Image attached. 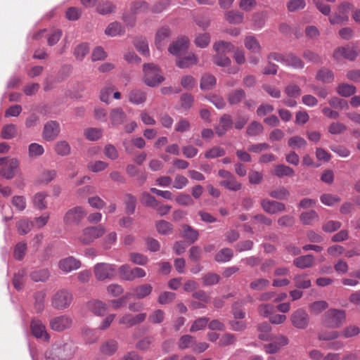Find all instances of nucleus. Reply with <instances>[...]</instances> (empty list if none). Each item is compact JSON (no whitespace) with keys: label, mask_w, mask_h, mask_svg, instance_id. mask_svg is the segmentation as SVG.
<instances>
[{"label":"nucleus","mask_w":360,"mask_h":360,"mask_svg":"<svg viewBox=\"0 0 360 360\" xmlns=\"http://www.w3.org/2000/svg\"><path fill=\"white\" fill-rule=\"evenodd\" d=\"M105 233V229L103 225L88 226L82 231L77 240L83 245H89L103 236Z\"/></svg>","instance_id":"f257e3e1"},{"label":"nucleus","mask_w":360,"mask_h":360,"mask_svg":"<svg viewBox=\"0 0 360 360\" xmlns=\"http://www.w3.org/2000/svg\"><path fill=\"white\" fill-rule=\"evenodd\" d=\"M143 70L144 72V82L149 86H155L165 79L160 69L153 63L145 64Z\"/></svg>","instance_id":"f03ea898"},{"label":"nucleus","mask_w":360,"mask_h":360,"mask_svg":"<svg viewBox=\"0 0 360 360\" xmlns=\"http://www.w3.org/2000/svg\"><path fill=\"white\" fill-rule=\"evenodd\" d=\"M346 319L344 310L330 309L324 314V324L330 328H339Z\"/></svg>","instance_id":"7ed1b4c3"},{"label":"nucleus","mask_w":360,"mask_h":360,"mask_svg":"<svg viewBox=\"0 0 360 360\" xmlns=\"http://www.w3.org/2000/svg\"><path fill=\"white\" fill-rule=\"evenodd\" d=\"M290 319L292 326L296 328L305 329L309 325V315L303 309H297L293 311Z\"/></svg>","instance_id":"20e7f679"},{"label":"nucleus","mask_w":360,"mask_h":360,"mask_svg":"<svg viewBox=\"0 0 360 360\" xmlns=\"http://www.w3.org/2000/svg\"><path fill=\"white\" fill-rule=\"evenodd\" d=\"M72 301L71 293L65 290L58 291L52 298V304L54 308L63 309L68 307Z\"/></svg>","instance_id":"39448f33"},{"label":"nucleus","mask_w":360,"mask_h":360,"mask_svg":"<svg viewBox=\"0 0 360 360\" xmlns=\"http://www.w3.org/2000/svg\"><path fill=\"white\" fill-rule=\"evenodd\" d=\"M95 278L99 281L110 279L112 276V265L108 263H98L94 266Z\"/></svg>","instance_id":"423d86ee"},{"label":"nucleus","mask_w":360,"mask_h":360,"mask_svg":"<svg viewBox=\"0 0 360 360\" xmlns=\"http://www.w3.org/2000/svg\"><path fill=\"white\" fill-rule=\"evenodd\" d=\"M71 318L67 315L56 316L50 321L49 325L52 330L58 332L68 329L72 325Z\"/></svg>","instance_id":"0eeeda50"},{"label":"nucleus","mask_w":360,"mask_h":360,"mask_svg":"<svg viewBox=\"0 0 360 360\" xmlns=\"http://www.w3.org/2000/svg\"><path fill=\"white\" fill-rule=\"evenodd\" d=\"M261 206L264 212L270 214H275L278 212L285 211V204L278 201L270 200L268 199L262 200Z\"/></svg>","instance_id":"6e6552de"},{"label":"nucleus","mask_w":360,"mask_h":360,"mask_svg":"<svg viewBox=\"0 0 360 360\" xmlns=\"http://www.w3.org/2000/svg\"><path fill=\"white\" fill-rule=\"evenodd\" d=\"M86 214V212L82 207H75L66 212L63 220L67 224L79 223Z\"/></svg>","instance_id":"1a4fd4ad"},{"label":"nucleus","mask_w":360,"mask_h":360,"mask_svg":"<svg viewBox=\"0 0 360 360\" xmlns=\"http://www.w3.org/2000/svg\"><path fill=\"white\" fill-rule=\"evenodd\" d=\"M189 41L184 37L173 42L168 48L169 52L174 56H180L186 53L188 49Z\"/></svg>","instance_id":"9d476101"},{"label":"nucleus","mask_w":360,"mask_h":360,"mask_svg":"<svg viewBox=\"0 0 360 360\" xmlns=\"http://www.w3.org/2000/svg\"><path fill=\"white\" fill-rule=\"evenodd\" d=\"M60 131L59 124L56 121H50L44 125L43 138L48 141H53L58 136Z\"/></svg>","instance_id":"9b49d317"},{"label":"nucleus","mask_w":360,"mask_h":360,"mask_svg":"<svg viewBox=\"0 0 360 360\" xmlns=\"http://www.w3.org/2000/svg\"><path fill=\"white\" fill-rule=\"evenodd\" d=\"M32 335L39 339L44 341L49 340V335L46 332L45 325L39 320H32L30 324Z\"/></svg>","instance_id":"f8f14e48"},{"label":"nucleus","mask_w":360,"mask_h":360,"mask_svg":"<svg viewBox=\"0 0 360 360\" xmlns=\"http://www.w3.org/2000/svg\"><path fill=\"white\" fill-rule=\"evenodd\" d=\"M358 56V52L353 47H339L333 53V57L335 60H340L343 58L350 60H354Z\"/></svg>","instance_id":"ddd939ff"},{"label":"nucleus","mask_w":360,"mask_h":360,"mask_svg":"<svg viewBox=\"0 0 360 360\" xmlns=\"http://www.w3.org/2000/svg\"><path fill=\"white\" fill-rule=\"evenodd\" d=\"M81 266L79 260L73 257H68L62 259L58 262L59 269L64 273H69L72 271L77 270Z\"/></svg>","instance_id":"4468645a"},{"label":"nucleus","mask_w":360,"mask_h":360,"mask_svg":"<svg viewBox=\"0 0 360 360\" xmlns=\"http://www.w3.org/2000/svg\"><path fill=\"white\" fill-rule=\"evenodd\" d=\"M171 35V31L167 27H162L159 29L155 35V46L156 47L162 50L163 49L169 41Z\"/></svg>","instance_id":"2eb2a0df"},{"label":"nucleus","mask_w":360,"mask_h":360,"mask_svg":"<svg viewBox=\"0 0 360 360\" xmlns=\"http://www.w3.org/2000/svg\"><path fill=\"white\" fill-rule=\"evenodd\" d=\"M233 121L229 115H224L219 120V123L215 127V131L219 136H221L232 127Z\"/></svg>","instance_id":"dca6fc26"},{"label":"nucleus","mask_w":360,"mask_h":360,"mask_svg":"<svg viewBox=\"0 0 360 360\" xmlns=\"http://www.w3.org/2000/svg\"><path fill=\"white\" fill-rule=\"evenodd\" d=\"M19 162L15 158L10 159L9 163L2 168L0 174L7 179H12L15 174V170L18 168Z\"/></svg>","instance_id":"f3484780"},{"label":"nucleus","mask_w":360,"mask_h":360,"mask_svg":"<svg viewBox=\"0 0 360 360\" xmlns=\"http://www.w3.org/2000/svg\"><path fill=\"white\" fill-rule=\"evenodd\" d=\"M153 291V286L150 284L145 283L136 286L132 292V295L136 299H143L150 295Z\"/></svg>","instance_id":"a211bd4d"},{"label":"nucleus","mask_w":360,"mask_h":360,"mask_svg":"<svg viewBox=\"0 0 360 360\" xmlns=\"http://www.w3.org/2000/svg\"><path fill=\"white\" fill-rule=\"evenodd\" d=\"M245 47L252 53H260L262 46L255 36L248 35L244 39Z\"/></svg>","instance_id":"6ab92c4d"},{"label":"nucleus","mask_w":360,"mask_h":360,"mask_svg":"<svg viewBox=\"0 0 360 360\" xmlns=\"http://www.w3.org/2000/svg\"><path fill=\"white\" fill-rule=\"evenodd\" d=\"M89 307L90 310L97 316H104L109 311L107 305L99 300L90 302Z\"/></svg>","instance_id":"aec40b11"},{"label":"nucleus","mask_w":360,"mask_h":360,"mask_svg":"<svg viewBox=\"0 0 360 360\" xmlns=\"http://www.w3.org/2000/svg\"><path fill=\"white\" fill-rule=\"evenodd\" d=\"M293 264L300 269H306L313 266L314 257L312 255H307L295 258Z\"/></svg>","instance_id":"412c9836"},{"label":"nucleus","mask_w":360,"mask_h":360,"mask_svg":"<svg viewBox=\"0 0 360 360\" xmlns=\"http://www.w3.org/2000/svg\"><path fill=\"white\" fill-rule=\"evenodd\" d=\"M225 20L230 24L238 25L243 22L244 15L238 11H229L224 14Z\"/></svg>","instance_id":"4be33fe9"},{"label":"nucleus","mask_w":360,"mask_h":360,"mask_svg":"<svg viewBox=\"0 0 360 360\" xmlns=\"http://www.w3.org/2000/svg\"><path fill=\"white\" fill-rule=\"evenodd\" d=\"M213 49L219 54H226L235 49L234 45L226 41H218L213 44Z\"/></svg>","instance_id":"5701e85b"},{"label":"nucleus","mask_w":360,"mask_h":360,"mask_svg":"<svg viewBox=\"0 0 360 360\" xmlns=\"http://www.w3.org/2000/svg\"><path fill=\"white\" fill-rule=\"evenodd\" d=\"M181 236L188 240V241H190L191 243H193L198 240L199 237V233L196 229H194L191 226L184 224L182 226Z\"/></svg>","instance_id":"b1692460"},{"label":"nucleus","mask_w":360,"mask_h":360,"mask_svg":"<svg viewBox=\"0 0 360 360\" xmlns=\"http://www.w3.org/2000/svg\"><path fill=\"white\" fill-rule=\"evenodd\" d=\"M285 65L294 69H302L304 66L302 59L293 53L285 54Z\"/></svg>","instance_id":"393cba45"},{"label":"nucleus","mask_w":360,"mask_h":360,"mask_svg":"<svg viewBox=\"0 0 360 360\" xmlns=\"http://www.w3.org/2000/svg\"><path fill=\"white\" fill-rule=\"evenodd\" d=\"M245 97V92L241 89H236L230 92L227 96V99L230 105L239 104L243 98Z\"/></svg>","instance_id":"a878e982"},{"label":"nucleus","mask_w":360,"mask_h":360,"mask_svg":"<svg viewBox=\"0 0 360 360\" xmlns=\"http://www.w3.org/2000/svg\"><path fill=\"white\" fill-rule=\"evenodd\" d=\"M233 257V252L231 248H223L220 250L214 257V259L219 263L229 262Z\"/></svg>","instance_id":"bb28decb"},{"label":"nucleus","mask_w":360,"mask_h":360,"mask_svg":"<svg viewBox=\"0 0 360 360\" xmlns=\"http://www.w3.org/2000/svg\"><path fill=\"white\" fill-rule=\"evenodd\" d=\"M33 227V223L29 219L23 218L16 223L18 233L25 235L29 233Z\"/></svg>","instance_id":"cd10ccee"},{"label":"nucleus","mask_w":360,"mask_h":360,"mask_svg":"<svg viewBox=\"0 0 360 360\" xmlns=\"http://www.w3.org/2000/svg\"><path fill=\"white\" fill-rule=\"evenodd\" d=\"M300 220L304 225H312L319 220V215L314 210L302 212L300 216Z\"/></svg>","instance_id":"c85d7f7f"},{"label":"nucleus","mask_w":360,"mask_h":360,"mask_svg":"<svg viewBox=\"0 0 360 360\" xmlns=\"http://www.w3.org/2000/svg\"><path fill=\"white\" fill-rule=\"evenodd\" d=\"M316 79L323 83H330L334 79V74L330 70L323 68L317 72Z\"/></svg>","instance_id":"c756f323"},{"label":"nucleus","mask_w":360,"mask_h":360,"mask_svg":"<svg viewBox=\"0 0 360 360\" xmlns=\"http://www.w3.org/2000/svg\"><path fill=\"white\" fill-rule=\"evenodd\" d=\"M54 150L58 155L65 156L70 153L71 147L68 141L61 140L56 143Z\"/></svg>","instance_id":"7c9ffc66"},{"label":"nucleus","mask_w":360,"mask_h":360,"mask_svg":"<svg viewBox=\"0 0 360 360\" xmlns=\"http://www.w3.org/2000/svg\"><path fill=\"white\" fill-rule=\"evenodd\" d=\"M146 99V94L141 90H133L129 94V101L135 105L144 103Z\"/></svg>","instance_id":"2f4dec72"},{"label":"nucleus","mask_w":360,"mask_h":360,"mask_svg":"<svg viewBox=\"0 0 360 360\" xmlns=\"http://www.w3.org/2000/svg\"><path fill=\"white\" fill-rule=\"evenodd\" d=\"M195 344V338L190 335H182L177 342V345L179 349H185L187 348L193 347Z\"/></svg>","instance_id":"473e14b6"},{"label":"nucleus","mask_w":360,"mask_h":360,"mask_svg":"<svg viewBox=\"0 0 360 360\" xmlns=\"http://www.w3.org/2000/svg\"><path fill=\"white\" fill-rule=\"evenodd\" d=\"M198 63L195 54L191 53L188 56L180 58L176 61V65L180 68H188Z\"/></svg>","instance_id":"72a5a7b5"},{"label":"nucleus","mask_w":360,"mask_h":360,"mask_svg":"<svg viewBox=\"0 0 360 360\" xmlns=\"http://www.w3.org/2000/svg\"><path fill=\"white\" fill-rule=\"evenodd\" d=\"M44 153V148L37 143H32L28 146V155L31 158H37Z\"/></svg>","instance_id":"f704fd0d"},{"label":"nucleus","mask_w":360,"mask_h":360,"mask_svg":"<svg viewBox=\"0 0 360 360\" xmlns=\"http://www.w3.org/2000/svg\"><path fill=\"white\" fill-rule=\"evenodd\" d=\"M336 91L340 96L348 97L355 94L356 88L353 85L343 83L337 86Z\"/></svg>","instance_id":"c9c22d12"},{"label":"nucleus","mask_w":360,"mask_h":360,"mask_svg":"<svg viewBox=\"0 0 360 360\" xmlns=\"http://www.w3.org/2000/svg\"><path fill=\"white\" fill-rule=\"evenodd\" d=\"M46 194L43 192L36 193L32 198L33 204L34 207L40 210L46 208L47 203L45 200Z\"/></svg>","instance_id":"e433bc0d"},{"label":"nucleus","mask_w":360,"mask_h":360,"mask_svg":"<svg viewBox=\"0 0 360 360\" xmlns=\"http://www.w3.org/2000/svg\"><path fill=\"white\" fill-rule=\"evenodd\" d=\"M269 281L266 278H259L253 280L250 283V288L255 291H261L269 285Z\"/></svg>","instance_id":"4c0bfd02"},{"label":"nucleus","mask_w":360,"mask_h":360,"mask_svg":"<svg viewBox=\"0 0 360 360\" xmlns=\"http://www.w3.org/2000/svg\"><path fill=\"white\" fill-rule=\"evenodd\" d=\"M220 185L225 187L226 188L233 191H237L241 188V184L239 183L234 176H231L226 180L221 181Z\"/></svg>","instance_id":"58836bf2"},{"label":"nucleus","mask_w":360,"mask_h":360,"mask_svg":"<svg viewBox=\"0 0 360 360\" xmlns=\"http://www.w3.org/2000/svg\"><path fill=\"white\" fill-rule=\"evenodd\" d=\"M264 127L258 122H252L247 127L246 133L250 136H255L263 132Z\"/></svg>","instance_id":"ea45409f"},{"label":"nucleus","mask_w":360,"mask_h":360,"mask_svg":"<svg viewBox=\"0 0 360 360\" xmlns=\"http://www.w3.org/2000/svg\"><path fill=\"white\" fill-rule=\"evenodd\" d=\"M274 174L280 178L283 176H292L294 175V170L289 166L278 165L274 169Z\"/></svg>","instance_id":"a19ab883"},{"label":"nucleus","mask_w":360,"mask_h":360,"mask_svg":"<svg viewBox=\"0 0 360 360\" xmlns=\"http://www.w3.org/2000/svg\"><path fill=\"white\" fill-rule=\"evenodd\" d=\"M133 269H131L127 264L122 265L118 271L117 275L118 276L125 281H133Z\"/></svg>","instance_id":"79ce46f5"},{"label":"nucleus","mask_w":360,"mask_h":360,"mask_svg":"<svg viewBox=\"0 0 360 360\" xmlns=\"http://www.w3.org/2000/svg\"><path fill=\"white\" fill-rule=\"evenodd\" d=\"M293 281L295 287L297 288L306 289L309 288L311 285V281L307 278L306 275L303 274L295 276Z\"/></svg>","instance_id":"37998d69"},{"label":"nucleus","mask_w":360,"mask_h":360,"mask_svg":"<svg viewBox=\"0 0 360 360\" xmlns=\"http://www.w3.org/2000/svg\"><path fill=\"white\" fill-rule=\"evenodd\" d=\"M84 134L88 140L95 141L102 136L103 131L98 128H88L84 130Z\"/></svg>","instance_id":"c03bdc74"},{"label":"nucleus","mask_w":360,"mask_h":360,"mask_svg":"<svg viewBox=\"0 0 360 360\" xmlns=\"http://www.w3.org/2000/svg\"><path fill=\"white\" fill-rule=\"evenodd\" d=\"M290 194V191L284 187L278 188L269 193V195L271 198L278 200H287Z\"/></svg>","instance_id":"a18cd8bd"},{"label":"nucleus","mask_w":360,"mask_h":360,"mask_svg":"<svg viewBox=\"0 0 360 360\" xmlns=\"http://www.w3.org/2000/svg\"><path fill=\"white\" fill-rule=\"evenodd\" d=\"M158 232L162 235L170 234L172 231V225L165 220H160L155 224Z\"/></svg>","instance_id":"49530a36"},{"label":"nucleus","mask_w":360,"mask_h":360,"mask_svg":"<svg viewBox=\"0 0 360 360\" xmlns=\"http://www.w3.org/2000/svg\"><path fill=\"white\" fill-rule=\"evenodd\" d=\"M216 84V79L213 75H205L202 76L200 82V88L202 90L212 89Z\"/></svg>","instance_id":"de8ad7c7"},{"label":"nucleus","mask_w":360,"mask_h":360,"mask_svg":"<svg viewBox=\"0 0 360 360\" xmlns=\"http://www.w3.org/2000/svg\"><path fill=\"white\" fill-rule=\"evenodd\" d=\"M210 42V35L208 33L199 34L196 36L194 43L196 46L204 49L207 47Z\"/></svg>","instance_id":"09e8293b"},{"label":"nucleus","mask_w":360,"mask_h":360,"mask_svg":"<svg viewBox=\"0 0 360 360\" xmlns=\"http://www.w3.org/2000/svg\"><path fill=\"white\" fill-rule=\"evenodd\" d=\"M328 307V303L326 301L320 300L316 301L311 303L309 306V309L311 313L314 314H319Z\"/></svg>","instance_id":"8fccbe9b"},{"label":"nucleus","mask_w":360,"mask_h":360,"mask_svg":"<svg viewBox=\"0 0 360 360\" xmlns=\"http://www.w3.org/2000/svg\"><path fill=\"white\" fill-rule=\"evenodd\" d=\"M209 323V319L207 317H201L198 318L196 320H195L191 328H190V332L194 333L197 332L198 330H202L206 327V326Z\"/></svg>","instance_id":"3c124183"},{"label":"nucleus","mask_w":360,"mask_h":360,"mask_svg":"<svg viewBox=\"0 0 360 360\" xmlns=\"http://www.w3.org/2000/svg\"><path fill=\"white\" fill-rule=\"evenodd\" d=\"M140 202L145 206L154 207L158 205V200L148 192H143L140 196Z\"/></svg>","instance_id":"603ef678"},{"label":"nucleus","mask_w":360,"mask_h":360,"mask_svg":"<svg viewBox=\"0 0 360 360\" xmlns=\"http://www.w3.org/2000/svg\"><path fill=\"white\" fill-rule=\"evenodd\" d=\"M17 134L16 126L14 124H6L1 130V137L4 139H11Z\"/></svg>","instance_id":"864d4df0"},{"label":"nucleus","mask_w":360,"mask_h":360,"mask_svg":"<svg viewBox=\"0 0 360 360\" xmlns=\"http://www.w3.org/2000/svg\"><path fill=\"white\" fill-rule=\"evenodd\" d=\"M30 277L35 282L45 281L49 277V272L47 269H39L31 273Z\"/></svg>","instance_id":"5fc2aeb1"},{"label":"nucleus","mask_w":360,"mask_h":360,"mask_svg":"<svg viewBox=\"0 0 360 360\" xmlns=\"http://www.w3.org/2000/svg\"><path fill=\"white\" fill-rule=\"evenodd\" d=\"M165 314L162 309L154 310L148 316V321L153 324L161 323L165 319Z\"/></svg>","instance_id":"6e6d98bb"},{"label":"nucleus","mask_w":360,"mask_h":360,"mask_svg":"<svg viewBox=\"0 0 360 360\" xmlns=\"http://www.w3.org/2000/svg\"><path fill=\"white\" fill-rule=\"evenodd\" d=\"M134 46L137 51L143 56H149L148 44L146 39L139 38L134 41Z\"/></svg>","instance_id":"4d7b16f0"},{"label":"nucleus","mask_w":360,"mask_h":360,"mask_svg":"<svg viewBox=\"0 0 360 360\" xmlns=\"http://www.w3.org/2000/svg\"><path fill=\"white\" fill-rule=\"evenodd\" d=\"M225 150L219 146H214L205 153V158H216L225 155Z\"/></svg>","instance_id":"13d9d810"},{"label":"nucleus","mask_w":360,"mask_h":360,"mask_svg":"<svg viewBox=\"0 0 360 360\" xmlns=\"http://www.w3.org/2000/svg\"><path fill=\"white\" fill-rule=\"evenodd\" d=\"M336 0H313L317 9L323 15H328L330 13V6L324 4V1L335 2Z\"/></svg>","instance_id":"bf43d9fd"},{"label":"nucleus","mask_w":360,"mask_h":360,"mask_svg":"<svg viewBox=\"0 0 360 360\" xmlns=\"http://www.w3.org/2000/svg\"><path fill=\"white\" fill-rule=\"evenodd\" d=\"M328 103L330 106L340 110L348 109L349 105L345 99L338 97H332L328 100Z\"/></svg>","instance_id":"052dcab7"},{"label":"nucleus","mask_w":360,"mask_h":360,"mask_svg":"<svg viewBox=\"0 0 360 360\" xmlns=\"http://www.w3.org/2000/svg\"><path fill=\"white\" fill-rule=\"evenodd\" d=\"M288 146L292 148H302L307 146V141L301 136H295L289 139Z\"/></svg>","instance_id":"680f3d73"},{"label":"nucleus","mask_w":360,"mask_h":360,"mask_svg":"<svg viewBox=\"0 0 360 360\" xmlns=\"http://www.w3.org/2000/svg\"><path fill=\"white\" fill-rule=\"evenodd\" d=\"M13 206L18 211L22 212L26 207V199L22 195H15L11 200Z\"/></svg>","instance_id":"e2e57ef3"},{"label":"nucleus","mask_w":360,"mask_h":360,"mask_svg":"<svg viewBox=\"0 0 360 360\" xmlns=\"http://www.w3.org/2000/svg\"><path fill=\"white\" fill-rule=\"evenodd\" d=\"M129 256L130 260L135 264L144 266L148 262V258L142 254L131 252Z\"/></svg>","instance_id":"0e129e2a"},{"label":"nucleus","mask_w":360,"mask_h":360,"mask_svg":"<svg viewBox=\"0 0 360 360\" xmlns=\"http://www.w3.org/2000/svg\"><path fill=\"white\" fill-rule=\"evenodd\" d=\"M201 279L205 285H212L219 283L220 277L217 274L209 273L204 275Z\"/></svg>","instance_id":"69168bd1"},{"label":"nucleus","mask_w":360,"mask_h":360,"mask_svg":"<svg viewBox=\"0 0 360 360\" xmlns=\"http://www.w3.org/2000/svg\"><path fill=\"white\" fill-rule=\"evenodd\" d=\"M124 202L126 205V211L129 214H133L135 211L136 204V198L128 194L125 196Z\"/></svg>","instance_id":"338daca9"},{"label":"nucleus","mask_w":360,"mask_h":360,"mask_svg":"<svg viewBox=\"0 0 360 360\" xmlns=\"http://www.w3.org/2000/svg\"><path fill=\"white\" fill-rule=\"evenodd\" d=\"M176 297V294L172 292H162L158 299V302L160 304H167L172 302Z\"/></svg>","instance_id":"774afa93"}]
</instances>
